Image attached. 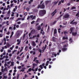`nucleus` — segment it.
I'll return each mask as SVG.
<instances>
[{
    "instance_id": "f257e3e1",
    "label": "nucleus",
    "mask_w": 79,
    "mask_h": 79,
    "mask_svg": "<svg viewBox=\"0 0 79 79\" xmlns=\"http://www.w3.org/2000/svg\"><path fill=\"white\" fill-rule=\"evenodd\" d=\"M46 14V11L45 10H40L39 12L40 16H44Z\"/></svg>"
},
{
    "instance_id": "f03ea898",
    "label": "nucleus",
    "mask_w": 79,
    "mask_h": 79,
    "mask_svg": "<svg viewBox=\"0 0 79 79\" xmlns=\"http://www.w3.org/2000/svg\"><path fill=\"white\" fill-rule=\"evenodd\" d=\"M23 31L21 30H18L17 31V33H16L15 35V37L17 39V38H19L21 35V34H22Z\"/></svg>"
},
{
    "instance_id": "7ed1b4c3",
    "label": "nucleus",
    "mask_w": 79,
    "mask_h": 79,
    "mask_svg": "<svg viewBox=\"0 0 79 79\" xmlns=\"http://www.w3.org/2000/svg\"><path fill=\"white\" fill-rule=\"evenodd\" d=\"M39 8H41V9H44V8H45V4L44 2L41 5H38L37 7V8L39 9Z\"/></svg>"
},
{
    "instance_id": "20e7f679",
    "label": "nucleus",
    "mask_w": 79,
    "mask_h": 79,
    "mask_svg": "<svg viewBox=\"0 0 79 79\" xmlns=\"http://www.w3.org/2000/svg\"><path fill=\"white\" fill-rule=\"evenodd\" d=\"M57 13V9H55V10L51 14L52 16H55V15Z\"/></svg>"
},
{
    "instance_id": "39448f33",
    "label": "nucleus",
    "mask_w": 79,
    "mask_h": 79,
    "mask_svg": "<svg viewBox=\"0 0 79 79\" xmlns=\"http://www.w3.org/2000/svg\"><path fill=\"white\" fill-rule=\"evenodd\" d=\"M74 19H73L70 23V24H73V25H76L77 24V22H74Z\"/></svg>"
},
{
    "instance_id": "423d86ee",
    "label": "nucleus",
    "mask_w": 79,
    "mask_h": 79,
    "mask_svg": "<svg viewBox=\"0 0 79 79\" xmlns=\"http://www.w3.org/2000/svg\"><path fill=\"white\" fill-rule=\"evenodd\" d=\"M69 15L68 14H65L63 16V19H64V18H68L69 17Z\"/></svg>"
},
{
    "instance_id": "0eeeda50",
    "label": "nucleus",
    "mask_w": 79,
    "mask_h": 79,
    "mask_svg": "<svg viewBox=\"0 0 79 79\" xmlns=\"http://www.w3.org/2000/svg\"><path fill=\"white\" fill-rule=\"evenodd\" d=\"M22 39V38H21L20 39V40L19 39H18L17 40V45H19V44H20V43H21V40Z\"/></svg>"
},
{
    "instance_id": "6e6552de",
    "label": "nucleus",
    "mask_w": 79,
    "mask_h": 79,
    "mask_svg": "<svg viewBox=\"0 0 79 79\" xmlns=\"http://www.w3.org/2000/svg\"><path fill=\"white\" fill-rule=\"evenodd\" d=\"M74 27H71L70 28V31L71 32L70 33V34H72V32H73V31H74Z\"/></svg>"
},
{
    "instance_id": "1a4fd4ad",
    "label": "nucleus",
    "mask_w": 79,
    "mask_h": 79,
    "mask_svg": "<svg viewBox=\"0 0 79 79\" xmlns=\"http://www.w3.org/2000/svg\"><path fill=\"white\" fill-rule=\"evenodd\" d=\"M52 40L53 42H56V40H57V39L54 37H52Z\"/></svg>"
},
{
    "instance_id": "9d476101",
    "label": "nucleus",
    "mask_w": 79,
    "mask_h": 79,
    "mask_svg": "<svg viewBox=\"0 0 79 79\" xmlns=\"http://www.w3.org/2000/svg\"><path fill=\"white\" fill-rule=\"evenodd\" d=\"M72 35H73V36H76V35H77V33L76 32H72Z\"/></svg>"
},
{
    "instance_id": "9b49d317",
    "label": "nucleus",
    "mask_w": 79,
    "mask_h": 79,
    "mask_svg": "<svg viewBox=\"0 0 79 79\" xmlns=\"http://www.w3.org/2000/svg\"><path fill=\"white\" fill-rule=\"evenodd\" d=\"M62 51L63 52H65V51H66L67 50V48H63L61 49Z\"/></svg>"
},
{
    "instance_id": "f8f14e48",
    "label": "nucleus",
    "mask_w": 79,
    "mask_h": 79,
    "mask_svg": "<svg viewBox=\"0 0 79 79\" xmlns=\"http://www.w3.org/2000/svg\"><path fill=\"white\" fill-rule=\"evenodd\" d=\"M32 45L33 47H35L36 45V44H35V42H34V41H32Z\"/></svg>"
},
{
    "instance_id": "ddd939ff",
    "label": "nucleus",
    "mask_w": 79,
    "mask_h": 79,
    "mask_svg": "<svg viewBox=\"0 0 79 79\" xmlns=\"http://www.w3.org/2000/svg\"><path fill=\"white\" fill-rule=\"evenodd\" d=\"M56 33H57V30H56V29H55L54 31V34H56Z\"/></svg>"
},
{
    "instance_id": "4468645a",
    "label": "nucleus",
    "mask_w": 79,
    "mask_h": 79,
    "mask_svg": "<svg viewBox=\"0 0 79 79\" xmlns=\"http://www.w3.org/2000/svg\"><path fill=\"white\" fill-rule=\"evenodd\" d=\"M58 0L57 2H53L54 5H55L56 4H57L58 3Z\"/></svg>"
},
{
    "instance_id": "2eb2a0df",
    "label": "nucleus",
    "mask_w": 79,
    "mask_h": 79,
    "mask_svg": "<svg viewBox=\"0 0 79 79\" xmlns=\"http://www.w3.org/2000/svg\"><path fill=\"white\" fill-rule=\"evenodd\" d=\"M63 40H65V39H66V40H68V37L66 36V37H65L64 36L63 37Z\"/></svg>"
},
{
    "instance_id": "dca6fc26",
    "label": "nucleus",
    "mask_w": 79,
    "mask_h": 79,
    "mask_svg": "<svg viewBox=\"0 0 79 79\" xmlns=\"http://www.w3.org/2000/svg\"><path fill=\"white\" fill-rule=\"evenodd\" d=\"M41 29V27H40V26H39L37 28V30H38V31H39V30H40Z\"/></svg>"
},
{
    "instance_id": "f3484780",
    "label": "nucleus",
    "mask_w": 79,
    "mask_h": 79,
    "mask_svg": "<svg viewBox=\"0 0 79 79\" xmlns=\"http://www.w3.org/2000/svg\"><path fill=\"white\" fill-rule=\"evenodd\" d=\"M69 7L68 8H66V9H65V8H64V11H66V10H69Z\"/></svg>"
},
{
    "instance_id": "a211bd4d",
    "label": "nucleus",
    "mask_w": 79,
    "mask_h": 79,
    "mask_svg": "<svg viewBox=\"0 0 79 79\" xmlns=\"http://www.w3.org/2000/svg\"><path fill=\"white\" fill-rule=\"evenodd\" d=\"M4 71H6V72H7L8 71V69H7V68L6 67L4 69Z\"/></svg>"
},
{
    "instance_id": "6ab92c4d",
    "label": "nucleus",
    "mask_w": 79,
    "mask_h": 79,
    "mask_svg": "<svg viewBox=\"0 0 79 79\" xmlns=\"http://www.w3.org/2000/svg\"><path fill=\"white\" fill-rule=\"evenodd\" d=\"M35 32V30H32L31 31V33H34Z\"/></svg>"
},
{
    "instance_id": "aec40b11",
    "label": "nucleus",
    "mask_w": 79,
    "mask_h": 79,
    "mask_svg": "<svg viewBox=\"0 0 79 79\" xmlns=\"http://www.w3.org/2000/svg\"><path fill=\"white\" fill-rule=\"evenodd\" d=\"M7 15H9V16L10 15V10H9L7 12Z\"/></svg>"
},
{
    "instance_id": "412c9836",
    "label": "nucleus",
    "mask_w": 79,
    "mask_h": 79,
    "mask_svg": "<svg viewBox=\"0 0 79 79\" xmlns=\"http://www.w3.org/2000/svg\"><path fill=\"white\" fill-rule=\"evenodd\" d=\"M6 46L7 47H9L10 46V44L8 43H7L6 44Z\"/></svg>"
},
{
    "instance_id": "4be33fe9",
    "label": "nucleus",
    "mask_w": 79,
    "mask_h": 79,
    "mask_svg": "<svg viewBox=\"0 0 79 79\" xmlns=\"http://www.w3.org/2000/svg\"><path fill=\"white\" fill-rule=\"evenodd\" d=\"M36 18V16H34L32 18V20H34V19H35Z\"/></svg>"
},
{
    "instance_id": "5701e85b",
    "label": "nucleus",
    "mask_w": 79,
    "mask_h": 79,
    "mask_svg": "<svg viewBox=\"0 0 79 79\" xmlns=\"http://www.w3.org/2000/svg\"><path fill=\"white\" fill-rule=\"evenodd\" d=\"M69 41H70V43H73V41L72 40V38L69 39Z\"/></svg>"
},
{
    "instance_id": "b1692460",
    "label": "nucleus",
    "mask_w": 79,
    "mask_h": 79,
    "mask_svg": "<svg viewBox=\"0 0 79 79\" xmlns=\"http://www.w3.org/2000/svg\"><path fill=\"white\" fill-rule=\"evenodd\" d=\"M68 31H65L64 32V35H66V34H68Z\"/></svg>"
},
{
    "instance_id": "393cba45",
    "label": "nucleus",
    "mask_w": 79,
    "mask_h": 79,
    "mask_svg": "<svg viewBox=\"0 0 79 79\" xmlns=\"http://www.w3.org/2000/svg\"><path fill=\"white\" fill-rule=\"evenodd\" d=\"M34 12L36 13L37 12H38V10L37 9H35L34 10Z\"/></svg>"
},
{
    "instance_id": "a878e982",
    "label": "nucleus",
    "mask_w": 79,
    "mask_h": 79,
    "mask_svg": "<svg viewBox=\"0 0 79 79\" xmlns=\"http://www.w3.org/2000/svg\"><path fill=\"white\" fill-rule=\"evenodd\" d=\"M8 78V77L7 76H3V79H7Z\"/></svg>"
},
{
    "instance_id": "bb28decb",
    "label": "nucleus",
    "mask_w": 79,
    "mask_h": 79,
    "mask_svg": "<svg viewBox=\"0 0 79 79\" xmlns=\"http://www.w3.org/2000/svg\"><path fill=\"white\" fill-rule=\"evenodd\" d=\"M28 48V47L27 46H26L25 49V50H26V51H27Z\"/></svg>"
},
{
    "instance_id": "cd10ccee",
    "label": "nucleus",
    "mask_w": 79,
    "mask_h": 79,
    "mask_svg": "<svg viewBox=\"0 0 79 79\" xmlns=\"http://www.w3.org/2000/svg\"><path fill=\"white\" fill-rule=\"evenodd\" d=\"M74 9H76V7H72L71 10H73Z\"/></svg>"
},
{
    "instance_id": "c85d7f7f",
    "label": "nucleus",
    "mask_w": 79,
    "mask_h": 79,
    "mask_svg": "<svg viewBox=\"0 0 79 79\" xmlns=\"http://www.w3.org/2000/svg\"><path fill=\"white\" fill-rule=\"evenodd\" d=\"M63 14L61 15H60V16H59V18H57L56 19H59L60 18H61V16H63Z\"/></svg>"
},
{
    "instance_id": "c756f323",
    "label": "nucleus",
    "mask_w": 79,
    "mask_h": 79,
    "mask_svg": "<svg viewBox=\"0 0 79 79\" xmlns=\"http://www.w3.org/2000/svg\"><path fill=\"white\" fill-rule=\"evenodd\" d=\"M39 20H40V18H38L37 19V20L36 21V23H38V22H39Z\"/></svg>"
},
{
    "instance_id": "7c9ffc66",
    "label": "nucleus",
    "mask_w": 79,
    "mask_h": 79,
    "mask_svg": "<svg viewBox=\"0 0 79 79\" xmlns=\"http://www.w3.org/2000/svg\"><path fill=\"white\" fill-rule=\"evenodd\" d=\"M28 71H29V72H31V71H32V69L31 68H30L28 69Z\"/></svg>"
},
{
    "instance_id": "2f4dec72",
    "label": "nucleus",
    "mask_w": 79,
    "mask_h": 79,
    "mask_svg": "<svg viewBox=\"0 0 79 79\" xmlns=\"http://www.w3.org/2000/svg\"><path fill=\"white\" fill-rule=\"evenodd\" d=\"M19 74H18L17 76V79H19Z\"/></svg>"
},
{
    "instance_id": "473e14b6",
    "label": "nucleus",
    "mask_w": 79,
    "mask_h": 79,
    "mask_svg": "<svg viewBox=\"0 0 79 79\" xmlns=\"http://www.w3.org/2000/svg\"><path fill=\"white\" fill-rule=\"evenodd\" d=\"M56 22H57V21L56 20L53 23V24H55L56 23Z\"/></svg>"
},
{
    "instance_id": "72a5a7b5",
    "label": "nucleus",
    "mask_w": 79,
    "mask_h": 79,
    "mask_svg": "<svg viewBox=\"0 0 79 79\" xmlns=\"http://www.w3.org/2000/svg\"><path fill=\"white\" fill-rule=\"evenodd\" d=\"M40 34H42V35H44L45 34V32H40Z\"/></svg>"
},
{
    "instance_id": "f704fd0d",
    "label": "nucleus",
    "mask_w": 79,
    "mask_h": 79,
    "mask_svg": "<svg viewBox=\"0 0 79 79\" xmlns=\"http://www.w3.org/2000/svg\"><path fill=\"white\" fill-rule=\"evenodd\" d=\"M16 50H14L12 52V54H14L15 53V52H16Z\"/></svg>"
},
{
    "instance_id": "c9c22d12",
    "label": "nucleus",
    "mask_w": 79,
    "mask_h": 79,
    "mask_svg": "<svg viewBox=\"0 0 79 79\" xmlns=\"http://www.w3.org/2000/svg\"><path fill=\"white\" fill-rule=\"evenodd\" d=\"M35 23V21H33L32 22H31V24H33V23Z\"/></svg>"
},
{
    "instance_id": "e433bc0d",
    "label": "nucleus",
    "mask_w": 79,
    "mask_h": 79,
    "mask_svg": "<svg viewBox=\"0 0 79 79\" xmlns=\"http://www.w3.org/2000/svg\"><path fill=\"white\" fill-rule=\"evenodd\" d=\"M2 37H3V34H0V38Z\"/></svg>"
},
{
    "instance_id": "4c0bfd02",
    "label": "nucleus",
    "mask_w": 79,
    "mask_h": 79,
    "mask_svg": "<svg viewBox=\"0 0 79 79\" xmlns=\"http://www.w3.org/2000/svg\"><path fill=\"white\" fill-rule=\"evenodd\" d=\"M21 18H19L17 20V21H19L21 20Z\"/></svg>"
},
{
    "instance_id": "58836bf2",
    "label": "nucleus",
    "mask_w": 79,
    "mask_h": 79,
    "mask_svg": "<svg viewBox=\"0 0 79 79\" xmlns=\"http://www.w3.org/2000/svg\"><path fill=\"white\" fill-rule=\"evenodd\" d=\"M61 2L60 1L58 3V5H60L61 4Z\"/></svg>"
},
{
    "instance_id": "ea45409f",
    "label": "nucleus",
    "mask_w": 79,
    "mask_h": 79,
    "mask_svg": "<svg viewBox=\"0 0 79 79\" xmlns=\"http://www.w3.org/2000/svg\"><path fill=\"white\" fill-rule=\"evenodd\" d=\"M38 51L39 52H40V53H42V50L41 49H40Z\"/></svg>"
},
{
    "instance_id": "a19ab883",
    "label": "nucleus",
    "mask_w": 79,
    "mask_h": 79,
    "mask_svg": "<svg viewBox=\"0 0 79 79\" xmlns=\"http://www.w3.org/2000/svg\"><path fill=\"white\" fill-rule=\"evenodd\" d=\"M9 23L8 21H7L6 22V24L7 26L9 25V23Z\"/></svg>"
},
{
    "instance_id": "79ce46f5",
    "label": "nucleus",
    "mask_w": 79,
    "mask_h": 79,
    "mask_svg": "<svg viewBox=\"0 0 79 79\" xmlns=\"http://www.w3.org/2000/svg\"><path fill=\"white\" fill-rule=\"evenodd\" d=\"M30 19V16H28V17L27 18V20H29Z\"/></svg>"
},
{
    "instance_id": "37998d69",
    "label": "nucleus",
    "mask_w": 79,
    "mask_h": 79,
    "mask_svg": "<svg viewBox=\"0 0 79 79\" xmlns=\"http://www.w3.org/2000/svg\"><path fill=\"white\" fill-rule=\"evenodd\" d=\"M25 36H26V34H24V35H23V39H24V38H25Z\"/></svg>"
},
{
    "instance_id": "c03bdc74",
    "label": "nucleus",
    "mask_w": 79,
    "mask_h": 79,
    "mask_svg": "<svg viewBox=\"0 0 79 79\" xmlns=\"http://www.w3.org/2000/svg\"><path fill=\"white\" fill-rule=\"evenodd\" d=\"M49 2L48 1H46V5H47V4H48V2Z\"/></svg>"
},
{
    "instance_id": "a18cd8bd",
    "label": "nucleus",
    "mask_w": 79,
    "mask_h": 79,
    "mask_svg": "<svg viewBox=\"0 0 79 79\" xmlns=\"http://www.w3.org/2000/svg\"><path fill=\"white\" fill-rule=\"evenodd\" d=\"M36 63L38 64L39 63V60H36Z\"/></svg>"
},
{
    "instance_id": "49530a36",
    "label": "nucleus",
    "mask_w": 79,
    "mask_h": 79,
    "mask_svg": "<svg viewBox=\"0 0 79 79\" xmlns=\"http://www.w3.org/2000/svg\"><path fill=\"white\" fill-rule=\"evenodd\" d=\"M68 46L66 45H64V46H63V47L64 48H65V47H67Z\"/></svg>"
},
{
    "instance_id": "de8ad7c7",
    "label": "nucleus",
    "mask_w": 79,
    "mask_h": 79,
    "mask_svg": "<svg viewBox=\"0 0 79 79\" xmlns=\"http://www.w3.org/2000/svg\"><path fill=\"white\" fill-rule=\"evenodd\" d=\"M13 19H14V17L10 18V19H11V20H13Z\"/></svg>"
},
{
    "instance_id": "09e8293b",
    "label": "nucleus",
    "mask_w": 79,
    "mask_h": 79,
    "mask_svg": "<svg viewBox=\"0 0 79 79\" xmlns=\"http://www.w3.org/2000/svg\"><path fill=\"white\" fill-rule=\"evenodd\" d=\"M49 29H50V26H48V31H49Z\"/></svg>"
},
{
    "instance_id": "8fccbe9b",
    "label": "nucleus",
    "mask_w": 79,
    "mask_h": 79,
    "mask_svg": "<svg viewBox=\"0 0 79 79\" xmlns=\"http://www.w3.org/2000/svg\"><path fill=\"white\" fill-rule=\"evenodd\" d=\"M17 24H21V22L19 21L17 22Z\"/></svg>"
},
{
    "instance_id": "3c124183",
    "label": "nucleus",
    "mask_w": 79,
    "mask_h": 79,
    "mask_svg": "<svg viewBox=\"0 0 79 79\" xmlns=\"http://www.w3.org/2000/svg\"><path fill=\"white\" fill-rule=\"evenodd\" d=\"M9 56H10V57H11L12 56V54H9Z\"/></svg>"
},
{
    "instance_id": "603ef678",
    "label": "nucleus",
    "mask_w": 79,
    "mask_h": 79,
    "mask_svg": "<svg viewBox=\"0 0 79 79\" xmlns=\"http://www.w3.org/2000/svg\"><path fill=\"white\" fill-rule=\"evenodd\" d=\"M26 10H27V11H29V8H27L26 9Z\"/></svg>"
},
{
    "instance_id": "864d4df0",
    "label": "nucleus",
    "mask_w": 79,
    "mask_h": 79,
    "mask_svg": "<svg viewBox=\"0 0 79 79\" xmlns=\"http://www.w3.org/2000/svg\"><path fill=\"white\" fill-rule=\"evenodd\" d=\"M27 77V74H25L24 77L26 78Z\"/></svg>"
},
{
    "instance_id": "5fc2aeb1",
    "label": "nucleus",
    "mask_w": 79,
    "mask_h": 79,
    "mask_svg": "<svg viewBox=\"0 0 79 79\" xmlns=\"http://www.w3.org/2000/svg\"><path fill=\"white\" fill-rule=\"evenodd\" d=\"M33 66H36V64H33Z\"/></svg>"
},
{
    "instance_id": "6e6d98bb",
    "label": "nucleus",
    "mask_w": 79,
    "mask_h": 79,
    "mask_svg": "<svg viewBox=\"0 0 79 79\" xmlns=\"http://www.w3.org/2000/svg\"><path fill=\"white\" fill-rule=\"evenodd\" d=\"M30 18H33V15H31L30 16Z\"/></svg>"
},
{
    "instance_id": "4d7b16f0",
    "label": "nucleus",
    "mask_w": 79,
    "mask_h": 79,
    "mask_svg": "<svg viewBox=\"0 0 79 79\" xmlns=\"http://www.w3.org/2000/svg\"><path fill=\"white\" fill-rule=\"evenodd\" d=\"M7 35H10V32L8 31L7 33H6Z\"/></svg>"
},
{
    "instance_id": "13d9d810",
    "label": "nucleus",
    "mask_w": 79,
    "mask_h": 79,
    "mask_svg": "<svg viewBox=\"0 0 79 79\" xmlns=\"http://www.w3.org/2000/svg\"><path fill=\"white\" fill-rule=\"evenodd\" d=\"M6 3L8 5H9V4H10V2H9V1H7L6 2Z\"/></svg>"
},
{
    "instance_id": "bf43d9fd",
    "label": "nucleus",
    "mask_w": 79,
    "mask_h": 79,
    "mask_svg": "<svg viewBox=\"0 0 79 79\" xmlns=\"http://www.w3.org/2000/svg\"><path fill=\"white\" fill-rule=\"evenodd\" d=\"M1 71L3 73V72H4V69H1Z\"/></svg>"
},
{
    "instance_id": "052dcab7",
    "label": "nucleus",
    "mask_w": 79,
    "mask_h": 79,
    "mask_svg": "<svg viewBox=\"0 0 79 79\" xmlns=\"http://www.w3.org/2000/svg\"><path fill=\"white\" fill-rule=\"evenodd\" d=\"M21 66H19L18 67V68H19V69H21Z\"/></svg>"
},
{
    "instance_id": "680f3d73",
    "label": "nucleus",
    "mask_w": 79,
    "mask_h": 79,
    "mask_svg": "<svg viewBox=\"0 0 79 79\" xmlns=\"http://www.w3.org/2000/svg\"><path fill=\"white\" fill-rule=\"evenodd\" d=\"M36 37H40V35H39V34H38L36 36Z\"/></svg>"
},
{
    "instance_id": "e2e57ef3",
    "label": "nucleus",
    "mask_w": 79,
    "mask_h": 79,
    "mask_svg": "<svg viewBox=\"0 0 79 79\" xmlns=\"http://www.w3.org/2000/svg\"><path fill=\"white\" fill-rule=\"evenodd\" d=\"M36 59H37V57H35L34 59V61H35V60Z\"/></svg>"
},
{
    "instance_id": "0e129e2a",
    "label": "nucleus",
    "mask_w": 79,
    "mask_h": 79,
    "mask_svg": "<svg viewBox=\"0 0 79 79\" xmlns=\"http://www.w3.org/2000/svg\"><path fill=\"white\" fill-rule=\"evenodd\" d=\"M52 68V66L51 65H49V69H50V68Z\"/></svg>"
},
{
    "instance_id": "69168bd1",
    "label": "nucleus",
    "mask_w": 79,
    "mask_h": 79,
    "mask_svg": "<svg viewBox=\"0 0 79 79\" xmlns=\"http://www.w3.org/2000/svg\"><path fill=\"white\" fill-rule=\"evenodd\" d=\"M38 71H39V72H40V71H41V69H39Z\"/></svg>"
},
{
    "instance_id": "338daca9",
    "label": "nucleus",
    "mask_w": 79,
    "mask_h": 79,
    "mask_svg": "<svg viewBox=\"0 0 79 79\" xmlns=\"http://www.w3.org/2000/svg\"><path fill=\"white\" fill-rule=\"evenodd\" d=\"M36 36H37L36 35H35L33 36V38H34Z\"/></svg>"
},
{
    "instance_id": "774afa93",
    "label": "nucleus",
    "mask_w": 79,
    "mask_h": 79,
    "mask_svg": "<svg viewBox=\"0 0 79 79\" xmlns=\"http://www.w3.org/2000/svg\"><path fill=\"white\" fill-rule=\"evenodd\" d=\"M46 49V48H45V47H43V48H42V49H43V50H45Z\"/></svg>"
}]
</instances>
